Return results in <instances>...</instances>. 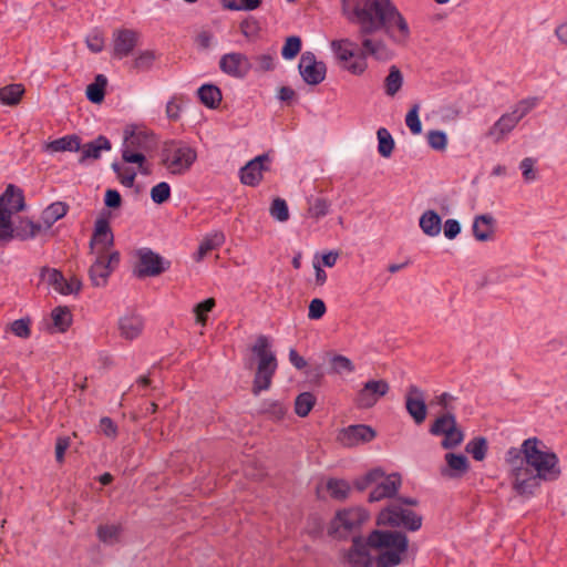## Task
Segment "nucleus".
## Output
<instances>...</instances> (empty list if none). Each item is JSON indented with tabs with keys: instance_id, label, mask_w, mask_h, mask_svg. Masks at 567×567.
Instances as JSON below:
<instances>
[{
	"instance_id": "nucleus-13",
	"label": "nucleus",
	"mask_w": 567,
	"mask_h": 567,
	"mask_svg": "<svg viewBox=\"0 0 567 567\" xmlns=\"http://www.w3.org/2000/svg\"><path fill=\"white\" fill-rule=\"evenodd\" d=\"M140 41V33L132 29H116L112 34V58L122 60L132 54Z\"/></svg>"
},
{
	"instance_id": "nucleus-59",
	"label": "nucleus",
	"mask_w": 567,
	"mask_h": 567,
	"mask_svg": "<svg viewBox=\"0 0 567 567\" xmlns=\"http://www.w3.org/2000/svg\"><path fill=\"white\" fill-rule=\"evenodd\" d=\"M261 0H231L227 1L226 9L231 11H252L259 8Z\"/></svg>"
},
{
	"instance_id": "nucleus-9",
	"label": "nucleus",
	"mask_w": 567,
	"mask_h": 567,
	"mask_svg": "<svg viewBox=\"0 0 567 567\" xmlns=\"http://www.w3.org/2000/svg\"><path fill=\"white\" fill-rule=\"evenodd\" d=\"M95 259L89 268V278L94 287H104L107 284L110 275L118 266L120 254L112 251L111 254L94 255Z\"/></svg>"
},
{
	"instance_id": "nucleus-16",
	"label": "nucleus",
	"mask_w": 567,
	"mask_h": 567,
	"mask_svg": "<svg viewBox=\"0 0 567 567\" xmlns=\"http://www.w3.org/2000/svg\"><path fill=\"white\" fill-rule=\"evenodd\" d=\"M390 390L385 380H370L365 382L358 392L355 404L360 409H370L375 405L380 398L384 396Z\"/></svg>"
},
{
	"instance_id": "nucleus-37",
	"label": "nucleus",
	"mask_w": 567,
	"mask_h": 567,
	"mask_svg": "<svg viewBox=\"0 0 567 567\" xmlns=\"http://www.w3.org/2000/svg\"><path fill=\"white\" fill-rule=\"evenodd\" d=\"M487 450V440L483 436L474 437L465 446V451L470 453L475 461H483L486 457Z\"/></svg>"
},
{
	"instance_id": "nucleus-47",
	"label": "nucleus",
	"mask_w": 567,
	"mask_h": 567,
	"mask_svg": "<svg viewBox=\"0 0 567 567\" xmlns=\"http://www.w3.org/2000/svg\"><path fill=\"white\" fill-rule=\"evenodd\" d=\"M327 489L332 498L344 499L350 492V485L344 480L330 478L327 482Z\"/></svg>"
},
{
	"instance_id": "nucleus-64",
	"label": "nucleus",
	"mask_w": 567,
	"mask_h": 567,
	"mask_svg": "<svg viewBox=\"0 0 567 567\" xmlns=\"http://www.w3.org/2000/svg\"><path fill=\"white\" fill-rule=\"evenodd\" d=\"M326 310L327 308L324 302L319 298H315L310 301L308 318L311 320H318L323 317Z\"/></svg>"
},
{
	"instance_id": "nucleus-48",
	"label": "nucleus",
	"mask_w": 567,
	"mask_h": 567,
	"mask_svg": "<svg viewBox=\"0 0 567 567\" xmlns=\"http://www.w3.org/2000/svg\"><path fill=\"white\" fill-rule=\"evenodd\" d=\"M121 527L117 525H100L96 530L99 539L107 545H113L118 540Z\"/></svg>"
},
{
	"instance_id": "nucleus-33",
	"label": "nucleus",
	"mask_w": 567,
	"mask_h": 567,
	"mask_svg": "<svg viewBox=\"0 0 567 567\" xmlns=\"http://www.w3.org/2000/svg\"><path fill=\"white\" fill-rule=\"evenodd\" d=\"M287 406L278 400H265L260 404V413L268 416L272 421H281L286 413Z\"/></svg>"
},
{
	"instance_id": "nucleus-3",
	"label": "nucleus",
	"mask_w": 567,
	"mask_h": 567,
	"mask_svg": "<svg viewBox=\"0 0 567 567\" xmlns=\"http://www.w3.org/2000/svg\"><path fill=\"white\" fill-rule=\"evenodd\" d=\"M368 546L375 556V567H398L409 550V538L402 530L373 529Z\"/></svg>"
},
{
	"instance_id": "nucleus-63",
	"label": "nucleus",
	"mask_w": 567,
	"mask_h": 567,
	"mask_svg": "<svg viewBox=\"0 0 567 567\" xmlns=\"http://www.w3.org/2000/svg\"><path fill=\"white\" fill-rule=\"evenodd\" d=\"M535 162L536 161L532 157H525L519 164L523 177L527 183L534 182L537 177L536 172L534 169Z\"/></svg>"
},
{
	"instance_id": "nucleus-17",
	"label": "nucleus",
	"mask_w": 567,
	"mask_h": 567,
	"mask_svg": "<svg viewBox=\"0 0 567 567\" xmlns=\"http://www.w3.org/2000/svg\"><path fill=\"white\" fill-rule=\"evenodd\" d=\"M374 437L375 432L371 426L357 424L341 429L337 435V441L346 447H353L370 442Z\"/></svg>"
},
{
	"instance_id": "nucleus-34",
	"label": "nucleus",
	"mask_w": 567,
	"mask_h": 567,
	"mask_svg": "<svg viewBox=\"0 0 567 567\" xmlns=\"http://www.w3.org/2000/svg\"><path fill=\"white\" fill-rule=\"evenodd\" d=\"M107 79L103 74H97L95 81L87 85L86 97L92 103H101L104 100Z\"/></svg>"
},
{
	"instance_id": "nucleus-25",
	"label": "nucleus",
	"mask_w": 567,
	"mask_h": 567,
	"mask_svg": "<svg viewBox=\"0 0 567 567\" xmlns=\"http://www.w3.org/2000/svg\"><path fill=\"white\" fill-rule=\"evenodd\" d=\"M144 329V320L141 316L128 313L118 319V330L122 338L134 340L141 336Z\"/></svg>"
},
{
	"instance_id": "nucleus-43",
	"label": "nucleus",
	"mask_w": 567,
	"mask_h": 567,
	"mask_svg": "<svg viewBox=\"0 0 567 567\" xmlns=\"http://www.w3.org/2000/svg\"><path fill=\"white\" fill-rule=\"evenodd\" d=\"M51 317L54 327L61 332H64L72 322L71 312L66 307L54 308L52 310Z\"/></svg>"
},
{
	"instance_id": "nucleus-15",
	"label": "nucleus",
	"mask_w": 567,
	"mask_h": 567,
	"mask_svg": "<svg viewBox=\"0 0 567 567\" xmlns=\"http://www.w3.org/2000/svg\"><path fill=\"white\" fill-rule=\"evenodd\" d=\"M347 561L351 567H375V556L368 546V537H352V546L348 550Z\"/></svg>"
},
{
	"instance_id": "nucleus-38",
	"label": "nucleus",
	"mask_w": 567,
	"mask_h": 567,
	"mask_svg": "<svg viewBox=\"0 0 567 567\" xmlns=\"http://www.w3.org/2000/svg\"><path fill=\"white\" fill-rule=\"evenodd\" d=\"M378 136V152L382 157H390L393 148H394V140L390 132L384 128L380 127L377 132Z\"/></svg>"
},
{
	"instance_id": "nucleus-7",
	"label": "nucleus",
	"mask_w": 567,
	"mask_h": 567,
	"mask_svg": "<svg viewBox=\"0 0 567 567\" xmlns=\"http://www.w3.org/2000/svg\"><path fill=\"white\" fill-rule=\"evenodd\" d=\"M195 150L185 144L172 143L163 151L164 166L175 175L186 173L196 161Z\"/></svg>"
},
{
	"instance_id": "nucleus-20",
	"label": "nucleus",
	"mask_w": 567,
	"mask_h": 567,
	"mask_svg": "<svg viewBox=\"0 0 567 567\" xmlns=\"http://www.w3.org/2000/svg\"><path fill=\"white\" fill-rule=\"evenodd\" d=\"M41 230V224L23 219L16 227L9 219V229L0 227V241L8 243L13 238L19 240H28L34 238Z\"/></svg>"
},
{
	"instance_id": "nucleus-35",
	"label": "nucleus",
	"mask_w": 567,
	"mask_h": 567,
	"mask_svg": "<svg viewBox=\"0 0 567 567\" xmlns=\"http://www.w3.org/2000/svg\"><path fill=\"white\" fill-rule=\"evenodd\" d=\"M403 84V75L399 68L392 65L389 70V74L384 80V90L385 94L389 96H394L402 87Z\"/></svg>"
},
{
	"instance_id": "nucleus-42",
	"label": "nucleus",
	"mask_w": 567,
	"mask_h": 567,
	"mask_svg": "<svg viewBox=\"0 0 567 567\" xmlns=\"http://www.w3.org/2000/svg\"><path fill=\"white\" fill-rule=\"evenodd\" d=\"M24 90L20 84H11L0 89V101L6 105L17 104Z\"/></svg>"
},
{
	"instance_id": "nucleus-2",
	"label": "nucleus",
	"mask_w": 567,
	"mask_h": 567,
	"mask_svg": "<svg viewBox=\"0 0 567 567\" xmlns=\"http://www.w3.org/2000/svg\"><path fill=\"white\" fill-rule=\"evenodd\" d=\"M505 461L511 466L513 489L524 497L534 496L542 482L556 481L561 474L558 456L537 437L526 439L520 449L511 447Z\"/></svg>"
},
{
	"instance_id": "nucleus-5",
	"label": "nucleus",
	"mask_w": 567,
	"mask_h": 567,
	"mask_svg": "<svg viewBox=\"0 0 567 567\" xmlns=\"http://www.w3.org/2000/svg\"><path fill=\"white\" fill-rule=\"evenodd\" d=\"M538 97L532 96L518 101L511 112L503 114L488 130L487 136L495 143L502 142L537 105Z\"/></svg>"
},
{
	"instance_id": "nucleus-60",
	"label": "nucleus",
	"mask_w": 567,
	"mask_h": 567,
	"mask_svg": "<svg viewBox=\"0 0 567 567\" xmlns=\"http://www.w3.org/2000/svg\"><path fill=\"white\" fill-rule=\"evenodd\" d=\"M427 143L435 151H444L447 146L446 134L442 131H430L427 133Z\"/></svg>"
},
{
	"instance_id": "nucleus-50",
	"label": "nucleus",
	"mask_w": 567,
	"mask_h": 567,
	"mask_svg": "<svg viewBox=\"0 0 567 567\" xmlns=\"http://www.w3.org/2000/svg\"><path fill=\"white\" fill-rule=\"evenodd\" d=\"M270 216L279 221L286 223L289 219V208L285 199L276 197L269 208Z\"/></svg>"
},
{
	"instance_id": "nucleus-56",
	"label": "nucleus",
	"mask_w": 567,
	"mask_h": 567,
	"mask_svg": "<svg viewBox=\"0 0 567 567\" xmlns=\"http://www.w3.org/2000/svg\"><path fill=\"white\" fill-rule=\"evenodd\" d=\"M215 305H216V302H215L214 298H208V299L197 303L194 307V313L196 316V322L200 323L202 326H205L206 321H207V316L206 315L214 309Z\"/></svg>"
},
{
	"instance_id": "nucleus-26",
	"label": "nucleus",
	"mask_w": 567,
	"mask_h": 567,
	"mask_svg": "<svg viewBox=\"0 0 567 567\" xmlns=\"http://www.w3.org/2000/svg\"><path fill=\"white\" fill-rule=\"evenodd\" d=\"M495 218L489 214L478 215L473 221V236L478 241H489L495 234Z\"/></svg>"
},
{
	"instance_id": "nucleus-24",
	"label": "nucleus",
	"mask_w": 567,
	"mask_h": 567,
	"mask_svg": "<svg viewBox=\"0 0 567 567\" xmlns=\"http://www.w3.org/2000/svg\"><path fill=\"white\" fill-rule=\"evenodd\" d=\"M112 144L110 140L104 135H99L95 140L81 144V156L79 158V163L84 164L90 159H99L101 157L102 151H111Z\"/></svg>"
},
{
	"instance_id": "nucleus-54",
	"label": "nucleus",
	"mask_w": 567,
	"mask_h": 567,
	"mask_svg": "<svg viewBox=\"0 0 567 567\" xmlns=\"http://www.w3.org/2000/svg\"><path fill=\"white\" fill-rule=\"evenodd\" d=\"M380 476H382V470L380 467L373 468L362 477L357 478L354 481V487L358 491H364L371 486H374V482H377Z\"/></svg>"
},
{
	"instance_id": "nucleus-6",
	"label": "nucleus",
	"mask_w": 567,
	"mask_h": 567,
	"mask_svg": "<svg viewBox=\"0 0 567 567\" xmlns=\"http://www.w3.org/2000/svg\"><path fill=\"white\" fill-rule=\"evenodd\" d=\"M369 514L361 507L344 508L337 512L330 523L329 535L337 539H347L358 536L357 533L368 519Z\"/></svg>"
},
{
	"instance_id": "nucleus-57",
	"label": "nucleus",
	"mask_w": 567,
	"mask_h": 567,
	"mask_svg": "<svg viewBox=\"0 0 567 567\" xmlns=\"http://www.w3.org/2000/svg\"><path fill=\"white\" fill-rule=\"evenodd\" d=\"M419 111L420 104L415 103L405 116V124L414 135L420 134L422 132V124L419 117Z\"/></svg>"
},
{
	"instance_id": "nucleus-23",
	"label": "nucleus",
	"mask_w": 567,
	"mask_h": 567,
	"mask_svg": "<svg viewBox=\"0 0 567 567\" xmlns=\"http://www.w3.org/2000/svg\"><path fill=\"white\" fill-rule=\"evenodd\" d=\"M444 460L446 462V466L441 468V474L444 477H462L470 468L468 460L463 454L446 453Z\"/></svg>"
},
{
	"instance_id": "nucleus-18",
	"label": "nucleus",
	"mask_w": 567,
	"mask_h": 567,
	"mask_svg": "<svg viewBox=\"0 0 567 567\" xmlns=\"http://www.w3.org/2000/svg\"><path fill=\"white\" fill-rule=\"evenodd\" d=\"M114 237L110 228L109 221L104 218H99L95 221L94 231L90 240V251L93 255L111 254L113 250Z\"/></svg>"
},
{
	"instance_id": "nucleus-14",
	"label": "nucleus",
	"mask_w": 567,
	"mask_h": 567,
	"mask_svg": "<svg viewBox=\"0 0 567 567\" xmlns=\"http://www.w3.org/2000/svg\"><path fill=\"white\" fill-rule=\"evenodd\" d=\"M219 69L231 78L244 79L252 69V64L244 53L230 52L220 56Z\"/></svg>"
},
{
	"instance_id": "nucleus-52",
	"label": "nucleus",
	"mask_w": 567,
	"mask_h": 567,
	"mask_svg": "<svg viewBox=\"0 0 567 567\" xmlns=\"http://www.w3.org/2000/svg\"><path fill=\"white\" fill-rule=\"evenodd\" d=\"M444 439L441 442V445L445 450H451L457 447L464 440V434L462 430L457 427V424L453 427H449V431L445 432Z\"/></svg>"
},
{
	"instance_id": "nucleus-55",
	"label": "nucleus",
	"mask_w": 567,
	"mask_h": 567,
	"mask_svg": "<svg viewBox=\"0 0 567 567\" xmlns=\"http://www.w3.org/2000/svg\"><path fill=\"white\" fill-rule=\"evenodd\" d=\"M151 198L155 204H164L171 198V186L166 182H161L152 187Z\"/></svg>"
},
{
	"instance_id": "nucleus-46",
	"label": "nucleus",
	"mask_w": 567,
	"mask_h": 567,
	"mask_svg": "<svg viewBox=\"0 0 567 567\" xmlns=\"http://www.w3.org/2000/svg\"><path fill=\"white\" fill-rule=\"evenodd\" d=\"M308 204V214L315 219H319L329 213L330 203L323 197H311Z\"/></svg>"
},
{
	"instance_id": "nucleus-1",
	"label": "nucleus",
	"mask_w": 567,
	"mask_h": 567,
	"mask_svg": "<svg viewBox=\"0 0 567 567\" xmlns=\"http://www.w3.org/2000/svg\"><path fill=\"white\" fill-rule=\"evenodd\" d=\"M342 10L350 21L360 24L363 50L359 52L357 44L348 39L332 41L331 48L341 65L352 74L359 75L365 71L367 54L382 61L392 58L388 45L383 41L369 38L370 34L384 30L400 44L410 38L408 22L391 0H342Z\"/></svg>"
},
{
	"instance_id": "nucleus-10",
	"label": "nucleus",
	"mask_w": 567,
	"mask_h": 567,
	"mask_svg": "<svg viewBox=\"0 0 567 567\" xmlns=\"http://www.w3.org/2000/svg\"><path fill=\"white\" fill-rule=\"evenodd\" d=\"M24 196L20 188L8 185L0 197V227L9 229V219L24 208Z\"/></svg>"
},
{
	"instance_id": "nucleus-40",
	"label": "nucleus",
	"mask_w": 567,
	"mask_h": 567,
	"mask_svg": "<svg viewBox=\"0 0 567 567\" xmlns=\"http://www.w3.org/2000/svg\"><path fill=\"white\" fill-rule=\"evenodd\" d=\"M112 169L116 174L120 183L125 187H133L136 178V171L120 163H112Z\"/></svg>"
},
{
	"instance_id": "nucleus-22",
	"label": "nucleus",
	"mask_w": 567,
	"mask_h": 567,
	"mask_svg": "<svg viewBox=\"0 0 567 567\" xmlns=\"http://www.w3.org/2000/svg\"><path fill=\"white\" fill-rule=\"evenodd\" d=\"M251 352L257 358V369L278 368L276 354L271 351L270 340L267 336L257 337Z\"/></svg>"
},
{
	"instance_id": "nucleus-21",
	"label": "nucleus",
	"mask_w": 567,
	"mask_h": 567,
	"mask_svg": "<svg viewBox=\"0 0 567 567\" xmlns=\"http://www.w3.org/2000/svg\"><path fill=\"white\" fill-rule=\"evenodd\" d=\"M269 162L267 154L258 155L249 161L240 169V182L248 186H257L262 179V173L268 171L266 165Z\"/></svg>"
},
{
	"instance_id": "nucleus-8",
	"label": "nucleus",
	"mask_w": 567,
	"mask_h": 567,
	"mask_svg": "<svg viewBox=\"0 0 567 567\" xmlns=\"http://www.w3.org/2000/svg\"><path fill=\"white\" fill-rule=\"evenodd\" d=\"M134 275L137 278L157 277L171 267V261L164 259L151 248L143 247L135 251Z\"/></svg>"
},
{
	"instance_id": "nucleus-29",
	"label": "nucleus",
	"mask_w": 567,
	"mask_h": 567,
	"mask_svg": "<svg viewBox=\"0 0 567 567\" xmlns=\"http://www.w3.org/2000/svg\"><path fill=\"white\" fill-rule=\"evenodd\" d=\"M69 206L63 202H55L49 205L41 214V226L48 229L68 213Z\"/></svg>"
},
{
	"instance_id": "nucleus-32",
	"label": "nucleus",
	"mask_w": 567,
	"mask_h": 567,
	"mask_svg": "<svg viewBox=\"0 0 567 567\" xmlns=\"http://www.w3.org/2000/svg\"><path fill=\"white\" fill-rule=\"evenodd\" d=\"M277 368L256 369L251 391L258 395L271 386Z\"/></svg>"
},
{
	"instance_id": "nucleus-58",
	"label": "nucleus",
	"mask_w": 567,
	"mask_h": 567,
	"mask_svg": "<svg viewBox=\"0 0 567 567\" xmlns=\"http://www.w3.org/2000/svg\"><path fill=\"white\" fill-rule=\"evenodd\" d=\"M31 320L29 318H21L18 320H14L10 324L11 332L22 339H28L31 334L30 329Z\"/></svg>"
},
{
	"instance_id": "nucleus-11",
	"label": "nucleus",
	"mask_w": 567,
	"mask_h": 567,
	"mask_svg": "<svg viewBox=\"0 0 567 567\" xmlns=\"http://www.w3.org/2000/svg\"><path fill=\"white\" fill-rule=\"evenodd\" d=\"M298 69L302 80L309 85H318L326 79L327 66L324 62L318 61L310 51L301 54Z\"/></svg>"
},
{
	"instance_id": "nucleus-28",
	"label": "nucleus",
	"mask_w": 567,
	"mask_h": 567,
	"mask_svg": "<svg viewBox=\"0 0 567 567\" xmlns=\"http://www.w3.org/2000/svg\"><path fill=\"white\" fill-rule=\"evenodd\" d=\"M81 148V138L78 135H65L56 138L45 145V150L52 153L56 152H79Z\"/></svg>"
},
{
	"instance_id": "nucleus-27",
	"label": "nucleus",
	"mask_w": 567,
	"mask_h": 567,
	"mask_svg": "<svg viewBox=\"0 0 567 567\" xmlns=\"http://www.w3.org/2000/svg\"><path fill=\"white\" fill-rule=\"evenodd\" d=\"M419 225L426 236L435 237L441 233L442 219L436 212L429 209L421 215Z\"/></svg>"
},
{
	"instance_id": "nucleus-45",
	"label": "nucleus",
	"mask_w": 567,
	"mask_h": 567,
	"mask_svg": "<svg viewBox=\"0 0 567 567\" xmlns=\"http://www.w3.org/2000/svg\"><path fill=\"white\" fill-rule=\"evenodd\" d=\"M122 159L127 164H137L138 172L142 175L151 174V166L146 159L144 153H128V151L122 152Z\"/></svg>"
},
{
	"instance_id": "nucleus-36",
	"label": "nucleus",
	"mask_w": 567,
	"mask_h": 567,
	"mask_svg": "<svg viewBox=\"0 0 567 567\" xmlns=\"http://www.w3.org/2000/svg\"><path fill=\"white\" fill-rule=\"evenodd\" d=\"M316 404V396L311 392H302L295 400V412L306 417Z\"/></svg>"
},
{
	"instance_id": "nucleus-51",
	"label": "nucleus",
	"mask_w": 567,
	"mask_h": 567,
	"mask_svg": "<svg viewBox=\"0 0 567 567\" xmlns=\"http://www.w3.org/2000/svg\"><path fill=\"white\" fill-rule=\"evenodd\" d=\"M156 60V54L152 50L141 51L132 61V68L137 71H147Z\"/></svg>"
},
{
	"instance_id": "nucleus-12",
	"label": "nucleus",
	"mask_w": 567,
	"mask_h": 567,
	"mask_svg": "<svg viewBox=\"0 0 567 567\" xmlns=\"http://www.w3.org/2000/svg\"><path fill=\"white\" fill-rule=\"evenodd\" d=\"M402 485V477L399 473L385 474L374 482L373 489L370 492L368 501L370 503L380 502L386 498H393L398 495Z\"/></svg>"
},
{
	"instance_id": "nucleus-31",
	"label": "nucleus",
	"mask_w": 567,
	"mask_h": 567,
	"mask_svg": "<svg viewBox=\"0 0 567 567\" xmlns=\"http://www.w3.org/2000/svg\"><path fill=\"white\" fill-rule=\"evenodd\" d=\"M200 102L209 109H217L221 102V92L214 84H204L197 91Z\"/></svg>"
},
{
	"instance_id": "nucleus-53",
	"label": "nucleus",
	"mask_w": 567,
	"mask_h": 567,
	"mask_svg": "<svg viewBox=\"0 0 567 567\" xmlns=\"http://www.w3.org/2000/svg\"><path fill=\"white\" fill-rule=\"evenodd\" d=\"M301 50V39L297 35H291L286 39L281 50V55L285 60L295 59Z\"/></svg>"
},
{
	"instance_id": "nucleus-19",
	"label": "nucleus",
	"mask_w": 567,
	"mask_h": 567,
	"mask_svg": "<svg viewBox=\"0 0 567 567\" xmlns=\"http://www.w3.org/2000/svg\"><path fill=\"white\" fill-rule=\"evenodd\" d=\"M405 409L416 424H422L425 421V393L417 385L411 384L406 389Z\"/></svg>"
},
{
	"instance_id": "nucleus-39",
	"label": "nucleus",
	"mask_w": 567,
	"mask_h": 567,
	"mask_svg": "<svg viewBox=\"0 0 567 567\" xmlns=\"http://www.w3.org/2000/svg\"><path fill=\"white\" fill-rule=\"evenodd\" d=\"M456 425L455 415L451 412H446L439 416L430 427L432 435H443L449 431V427Z\"/></svg>"
},
{
	"instance_id": "nucleus-62",
	"label": "nucleus",
	"mask_w": 567,
	"mask_h": 567,
	"mask_svg": "<svg viewBox=\"0 0 567 567\" xmlns=\"http://www.w3.org/2000/svg\"><path fill=\"white\" fill-rule=\"evenodd\" d=\"M85 42H86L87 48L94 53L101 52L104 48V37H103L102 32H100L97 30L92 31L86 37Z\"/></svg>"
},
{
	"instance_id": "nucleus-61",
	"label": "nucleus",
	"mask_w": 567,
	"mask_h": 567,
	"mask_svg": "<svg viewBox=\"0 0 567 567\" xmlns=\"http://www.w3.org/2000/svg\"><path fill=\"white\" fill-rule=\"evenodd\" d=\"M255 70L258 72H267L275 69V58L272 54H260L254 58Z\"/></svg>"
},
{
	"instance_id": "nucleus-44",
	"label": "nucleus",
	"mask_w": 567,
	"mask_h": 567,
	"mask_svg": "<svg viewBox=\"0 0 567 567\" xmlns=\"http://www.w3.org/2000/svg\"><path fill=\"white\" fill-rule=\"evenodd\" d=\"M331 372L336 374L352 373L355 370L353 362L346 355L333 354L330 359Z\"/></svg>"
},
{
	"instance_id": "nucleus-41",
	"label": "nucleus",
	"mask_w": 567,
	"mask_h": 567,
	"mask_svg": "<svg viewBox=\"0 0 567 567\" xmlns=\"http://www.w3.org/2000/svg\"><path fill=\"white\" fill-rule=\"evenodd\" d=\"M145 135L141 132H131L125 135L121 153L128 151V153H143V144Z\"/></svg>"
},
{
	"instance_id": "nucleus-4",
	"label": "nucleus",
	"mask_w": 567,
	"mask_h": 567,
	"mask_svg": "<svg viewBox=\"0 0 567 567\" xmlns=\"http://www.w3.org/2000/svg\"><path fill=\"white\" fill-rule=\"evenodd\" d=\"M423 518L402 503L390 502L377 516V525L416 532L422 527Z\"/></svg>"
},
{
	"instance_id": "nucleus-49",
	"label": "nucleus",
	"mask_w": 567,
	"mask_h": 567,
	"mask_svg": "<svg viewBox=\"0 0 567 567\" xmlns=\"http://www.w3.org/2000/svg\"><path fill=\"white\" fill-rule=\"evenodd\" d=\"M41 276L48 281L50 286L54 288L55 291L61 295L63 293L66 279L63 277L61 271L56 269L43 268Z\"/></svg>"
},
{
	"instance_id": "nucleus-30",
	"label": "nucleus",
	"mask_w": 567,
	"mask_h": 567,
	"mask_svg": "<svg viewBox=\"0 0 567 567\" xmlns=\"http://www.w3.org/2000/svg\"><path fill=\"white\" fill-rule=\"evenodd\" d=\"M225 243V235L221 231H215L207 235L199 244L196 261L203 260L208 252L219 248Z\"/></svg>"
}]
</instances>
